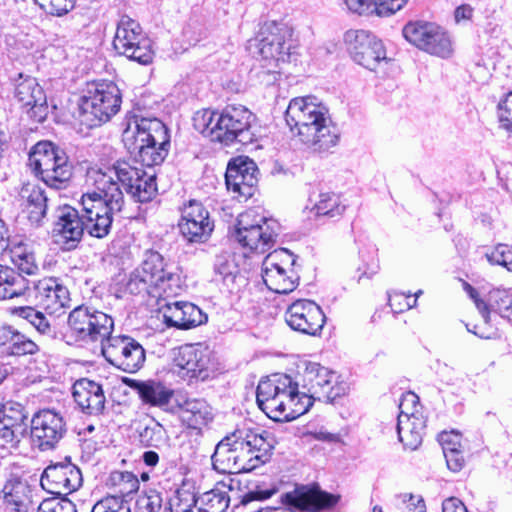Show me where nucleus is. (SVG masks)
<instances>
[{
	"mask_svg": "<svg viewBox=\"0 0 512 512\" xmlns=\"http://www.w3.org/2000/svg\"><path fill=\"white\" fill-rule=\"evenodd\" d=\"M214 280L221 282L230 293H236L246 284V277L239 268L236 255L224 252L216 255L213 263Z\"/></svg>",
	"mask_w": 512,
	"mask_h": 512,
	"instance_id": "nucleus-31",
	"label": "nucleus"
},
{
	"mask_svg": "<svg viewBox=\"0 0 512 512\" xmlns=\"http://www.w3.org/2000/svg\"><path fill=\"white\" fill-rule=\"evenodd\" d=\"M104 358L113 366L135 373L144 364L146 355L143 346L130 336L109 337L101 348Z\"/></svg>",
	"mask_w": 512,
	"mask_h": 512,
	"instance_id": "nucleus-14",
	"label": "nucleus"
},
{
	"mask_svg": "<svg viewBox=\"0 0 512 512\" xmlns=\"http://www.w3.org/2000/svg\"><path fill=\"white\" fill-rule=\"evenodd\" d=\"M448 453L444 454V457L446 459L447 467L453 471L458 472L460 471L465 463L464 456L462 451L458 449H451L447 448Z\"/></svg>",
	"mask_w": 512,
	"mask_h": 512,
	"instance_id": "nucleus-62",
	"label": "nucleus"
},
{
	"mask_svg": "<svg viewBox=\"0 0 512 512\" xmlns=\"http://www.w3.org/2000/svg\"><path fill=\"white\" fill-rule=\"evenodd\" d=\"M178 226L181 235L189 243L206 242L214 229L208 210L196 200H190L184 206Z\"/></svg>",
	"mask_w": 512,
	"mask_h": 512,
	"instance_id": "nucleus-20",
	"label": "nucleus"
},
{
	"mask_svg": "<svg viewBox=\"0 0 512 512\" xmlns=\"http://www.w3.org/2000/svg\"><path fill=\"white\" fill-rule=\"evenodd\" d=\"M401 501L406 504V509L417 510L418 512H426V505L421 495L402 494L399 496Z\"/></svg>",
	"mask_w": 512,
	"mask_h": 512,
	"instance_id": "nucleus-63",
	"label": "nucleus"
},
{
	"mask_svg": "<svg viewBox=\"0 0 512 512\" xmlns=\"http://www.w3.org/2000/svg\"><path fill=\"white\" fill-rule=\"evenodd\" d=\"M107 485L115 494L125 498L139 490V479L132 472L115 470L110 473Z\"/></svg>",
	"mask_w": 512,
	"mask_h": 512,
	"instance_id": "nucleus-41",
	"label": "nucleus"
},
{
	"mask_svg": "<svg viewBox=\"0 0 512 512\" xmlns=\"http://www.w3.org/2000/svg\"><path fill=\"white\" fill-rule=\"evenodd\" d=\"M317 398L312 397L309 392H299L298 383H291V388L287 389V413L286 421L294 420L297 417L307 413Z\"/></svg>",
	"mask_w": 512,
	"mask_h": 512,
	"instance_id": "nucleus-38",
	"label": "nucleus"
},
{
	"mask_svg": "<svg viewBox=\"0 0 512 512\" xmlns=\"http://www.w3.org/2000/svg\"><path fill=\"white\" fill-rule=\"evenodd\" d=\"M14 96L22 108L26 110L30 119L37 123L46 120L49 114L47 97L35 78L30 76L23 78L20 74L15 85Z\"/></svg>",
	"mask_w": 512,
	"mask_h": 512,
	"instance_id": "nucleus-21",
	"label": "nucleus"
},
{
	"mask_svg": "<svg viewBox=\"0 0 512 512\" xmlns=\"http://www.w3.org/2000/svg\"><path fill=\"white\" fill-rule=\"evenodd\" d=\"M463 288L467 292V294L470 296V298L474 301L476 308L478 309L479 313L481 314L484 322L486 324L489 323V309L486 305V301L482 300L479 297V294L477 290L470 285L468 282H463Z\"/></svg>",
	"mask_w": 512,
	"mask_h": 512,
	"instance_id": "nucleus-61",
	"label": "nucleus"
},
{
	"mask_svg": "<svg viewBox=\"0 0 512 512\" xmlns=\"http://www.w3.org/2000/svg\"><path fill=\"white\" fill-rule=\"evenodd\" d=\"M125 502V499L117 494L109 495L95 503L91 512H119L124 509L126 512H131L130 507L124 506Z\"/></svg>",
	"mask_w": 512,
	"mask_h": 512,
	"instance_id": "nucleus-51",
	"label": "nucleus"
},
{
	"mask_svg": "<svg viewBox=\"0 0 512 512\" xmlns=\"http://www.w3.org/2000/svg\"><path fill=\"white\" fill-rule=\"evenodd\" d=\"M73 399L79 410L88 416H99L105 409L103 386L88 378L77 380L72 387Z\"/></svg>",
	"mask_w": 512,
	"mask_h": 512,
	"instance_id": "nucleus-30",
	"label": "nucleus"
},
{
	"mask_svg": "<svg viewBox=\"0 0 512 512\" xmlns=\"http://www.w3.org/2000/svg\"><path fill=\"white\" fill-rule=\"evenodd\" d=\"M219 112L210 109L197 111L193 117V126L199 133L208 136L212 141L215 139V123L217 122Z\"/></svg>",
	"mask_w": 512,
	"mask_h": 512,
	"instance_id": "nucleus-48",
	"label": "nucleus"
},
{
	"mask_svg": "<svg viewBox=\"0 0 512 512\" xmlns=\"http://www.w3.org/2000/svg\"><path fill=\"white\" fill-rule=\"evenodd\" d=\"M121 102L120 89L114 82L88 83L79 103L82 122L93 127L109 121L119 111Z\"/></svg>",
	"mask_w": 512,
	"mask_h": 512,
	"instance_id": "nucleus-7",
	"label": "nucleus"
},
{
	"mask_svg": "<svg viewBox=\"0 0 512 512\" xmlns=\"http://www.w3.org/2000/svg\"><path fill=\"white\" fill-rule=\"evenodd\" d=\"M19 197L30 224L35 227L42 226L48 209V197L45 190L37 184L24 183L19 191Z\"/></svg>",
	"mask_w": 512,
	"mask_h": 512,
	"instance_id": "nucleus-32",
	"label": "nucleus"
},
{
	"mask_svg": "<svg viewBox=\"0 0 512 512\" xmlns=\"http://www.w3.org/2000/svg\"><path fill=\"white\" fill-rule=\"evenodd\" d=\"M0 406L2 415L12 419L14 421V425L21 424L25 426V421L28 419V415L22 404L14 401H8L5 404L0 403Z\"/></svg>",
	"mask_w": 512,
	"mask_h": 512,
	"instance_id": "nucleus-55",
	"label": "nucleus"
},
{
	"mask_svg": "<svg viewBox=\"0 0 512 512\" xmlns=\"http://www.w3.org/2000/svg\"><path fill=\"white\" fill-rule=\"evenodd\" d=\"M292 378L287 374H274L259 382L256 390V402L263 403L269 398H274L286 393L291 388Z\"/></svg>",
	"mask_w": 512,
	"mask_h": 512,
	"instance_id": "nucleus-37",
	"label": "nucleus"
},
{
	"mask_svg": "<svg viewBox=\"0 0 512 512\" xmlns=\"http://www.w3.org/2000/svg\"><path fill=\"white\" fill-rule=\"evenodd\" d=\"M11 260L18 268V272L22 275H34L38 272L39 267L35 260V255L29 250L28 245L23 242L14 244L10 249Z\"/></svg>",
	"mask_w": 512,
	"mask_h": 512,
	"instance_id": "nucleus-43",
	"label": "nucleus"
},
{
	"mask_svg": "<svg viewBox=\"0 0 512 512\" xmlns=\"http://www.w3.org/2000/svg\"><path fill=\"white\" fill-rule=\"evenodd\" d=\"M258 407L274 421H286L287 413V392L280 394L274 398H269L258 403Z\"/></svg>",
	"mask_w": 512,
	"mask_h": 512,
	"instance_id": "nucleus-47",
	"label": "nucleus"
},
{
	"mask_svg": "<svg viewBox=\"0 0 512 512\" xmlns=\"http://www.w3.org/2000/svg\"><path fill=\"white\" fill-rule=\"evenodd\" d=\"M30 281L14 268L0 264V300L30 294Z\"/></svg>",
	"mask_w": 512,
	"mask_h": 512,
	"instance_id": "nucleus-36",
	"label": "nucleus"
},
{
	"mask_svg": "<svg viewBox=\"0 0 512 512\" xmlns=\"http://www.w3.org/2000/svg\"><path fill=\"white\" fill-rule=\"evenodd\" d=\"M40 484L50 494L67 495L81 486L82 475L71 462L56 463L44 470Z\"/></svg>",
	"mask_w": 512,
	"mask_h": 512,
	"instance_id": "nucleus-22",
	"label": "nucleus"
},
{
	"mask_svg": "<svg viewBox=\"0 0 512 512\" xmlns=\"http://www.w3.org/2000/svg\"><path fill=\"white\" fill-rule=\"evenodd\" d=\"M54 232L57 242L62 244L63 249L76 248L84 233L83 215L69 205L59 207Z\"/></svg>",
	"mask_w": 512,
	"mask_h": 512,
	"instance_id": "nucleus-25",
	"label": "nucleus"
},
{
	"mask_svg": "<svg viewBox=\"0 0 512 512\" xmlns=\"http://www.w3.org/2000/svg\"><path fill=\"white\" fill-rule=\"evenodd\" d=\"M287 31L277 25L267 26L261 31L258 51L266 65L278 66L290 60L291 45L286 41Z\"/></svg>",
	"mask_w": 512,
	"mask_h": 512,
	"instance_id": "nucleus-26",
	"label": "nucleus"
},
{
	"mask_svg": "<svg viewBox=\"0 0 512 512\" xmlns=\"http://www.w3.org/2000/svg\"><path fill=\"white\" fill-rule=\"evenodd\" d=\"M345 42L352 59L369 70H375L381 61L387 59L382 41L370 31H347Z\"/></svg>",
	"mask_w": 512,
	"mask_h": 512,
	"instance_id": "nucleus-17",
	"label": "nucleus"
},
{
	"mask_svg": "<svg viewBox=\"0 0 512 512\" xmlns=\"http://www.w3.org/2000/svg\"><path fill=\"white\" fill-rule=\"evenodd\" d=\"M235 431L245 455L248 456L255 452L271 454L273 444L267 439L268 433L266 431H263V433H257L250 429H236Z\"/></svg>",
	"mask_w": 512,
	"mask_h": 512,
	"instance_id": "nucleus-39",
	"label": "nucleus"
},
{
	"mask_svg": "<svg viewBox=\"0 0 512 512\" xmlns=\"http://www.w3.org/2000/svg\"><path fill=\"white\" fill-rule=\"evenodd\" d=\"M257 166L248 157L232 159L227 166L225 182L228 190L238 193L239 196L250 198L254 194L258 179L256 177Z\"/></svg>",
	"mask_w": 512,
	"mask_h": 512,
	"instance_id": "nucleus-24",
	"label": "nucleus"
},
{
	"mask_svg": "<svg viewBox=\"0 0 512 512\" xmlns=\"http://www.w3.org/2000/svg\"><path fill=\"white\" fill-rule=\"evenodd\" d=\"M66 342L69 345H88L103 343L109 339L114 329L113 318L94 307L80 305L75 307L68 316Z\"/></svg>",
	"mask_w": 512,
	"mask_h": 512,
	"instance_id": "nucleus-6",
	"label": "nucleus"
},
{
	"mask_svg": "<svg viewBox=\"0 0 512 512\" xmlns=\"http://www.w3.org/2000/svg\"><path fill=\"white\" fill-rule=\"evenodd\" d=\"M126 290L133 295L146 293L155 298L173 297L182 290L181 276L158 251L147 250L141 265L129 275Z\"/></svg>",
	"mask_w": 512,
	"mask_h": 512,
	"instance_id": "nucleus-3",
	"label": "nucleus"
},
{
	"mask_svg": "<svg viewBox=\"0 0 512 512\" xmlns=\"http://www.w3.org/2000/svg\"><path fill=\"white\" fill-rule=\"evenodd\" d=\"M498 118L500 125L512 119V91L498 104Z\"/></svg>",
	"mask_w": 512,
	"mask_h": 512,
	"instance_id": "nucleus-64",
	"label": "nucleus"
},
{
	"mask_svg": "<svg viewBox=\"0 0 512 512\" xmlns=\"http://www.w3.org/2000/svg\"><path fill=\"white\" fill-rule=\"evenodd\" d=\"M407 3V0H377L375 6V14L380 17L390 16Z\"/></svg>",
	"mask_w": 512,
	"mask_h": 512,
	"instance_id": "nucleus-59",
	"label": "nucleus"
},
{
	"mask_svg": "<svg viewBox=\"0 0 512 512\" xmlns=\"http://www.w3.org/2000/svg\"><path fill=\"white\" fill-rule=\"evenodd\" d=\"M87 182L94 190L81 197L84 231L102 239L111 231L113 217L122 211L125 196L109 176L100 171H87Z\"/></svg>",
	"mask_w": 512,
	"mask_h": 512,
	"instance_id": "nucleus-2",
	"label": "nucleus"
},
{
	"mask_svg": "<svg viewBox=\"0 0 512 512\" xmlns=\"http://www.w3.org/2000/svg\"><path fill=\"white\" fill-rule=\"evenodd\" d=\"M362 264L358 267V281L363 277L371 278L379 270L377 249L374 245H368L359 252Z\"/></svg>",
	"mask_w": 512,
	"mask_h": 512,
	"instance_id": "nucleus-49",
	"label": "nucleus"
},
{
	"mask_svg": "<svg viewBox=\"0 0 512 512\" xmlns=\"http://www.w3.org/2000/svg\"><path fill=\"white\" fill-rule=\"evenodd\" d=\"M183 379L205 381L218 370L215 353L203 343L185 344L178 348L174 358Z\"/></svg>",
	"mask_w": 512,
	"mask_h": 512,
	"instance_id": "nucleus-12",
	"label": "nucleus"
},
{
	"mask_svg": "<svg viewBox=\"0 0 512 512\" xmlns=\"http://www.w3.org/2000/svg\"><path fill=\"white\" fill-rule=\"evenodd\" d=\"M345 209L346 205L342 203L339 195L333 192H323L319 194L312 211L317 217L326 216L334 218L341 216Z\"/></svg>",
	"mask_w": 512,
	"mask_h": 512,
	"instance_id": "nucleus-44",
	"label": "nucleus"
},
{
	"mask_svg": "<svg viewBox=\"0 0 512 512\" xmlns=\"http://www.w3.org/2000/svg\"><path fill=\"white\" fill-rule=\"evenodd\" d=\"M182 409L189 425L194 428L206 425L213 419L212 408L204 399H187Z\"/></svg>",
	"mask_w": 512,
	"mask_h": 512,
	"instance_id": "nucleus-40",
	"label": "nucleus"
},
{
	"mask_svg": "<svg viewBox=\"0 0 512 512\" xmlns=\"http://www.w3.org/2000/svg\"><path fill=\"white\" fill-rule=\"evenodd\" d=\"M202 502L206 503L210 509L217 512H226L229 508V497L225 492L211 490L202 496Z\"/></svg>",
	"mask_w": 512,
	"mask_h": 512,
	"instance_id": "nucleus-56",
	"label": "nucleus"
},
{
	"mask_svg": "<svg viewBox=\"0 0 512 512\" xmlns=\"http://www.w3.org/2000/svg\"><path fill=\"white\" fill-rule=\"evenodd\" d=\"M88 171H100L102 174L109 176L121 191V186L127 191L133 188V184L137 182L140 176H146L145 170L127 160L115 161L106 171L95 168H91Z\"/></svg>",
	"mask_w": 512,
	"mask_h": 512,
	"instance_id": "nucleus-35",
	"label": "nucleus"
},
{
	"mask_svg": "<svg viewBox=\"0 0 512 512\" xmlns=\"http://www.w3.org/2000/svg\"><path fill=\"white\" fill-rule=\"evenodd\" d=\"M131 387L137 391L143 403L154 407L168 405L174 395L172 389L157 380L133 381Z\"/></svg>",
	"mask_w": 512,
	"mask_h": 512,
	"instance_id": "nucleus-34",
	"label": "nucleus"
},
{
	"mask_svg": "<svg viewBox=\"0 0 512 512\" xmlns=\"http://www.w3.org/2000/svg\"><path fill=\"white\" fill-rule=\"evenodd\" d=\"M405 39L418 49L440 58L453 53V44L448 32L433 22L414 21L403 28Z\"/></svg>",
	"mask_w": 512,
	"mask_h": 512,
	"instance_id": "nucleus-13",
	"label": "nucleus"
},
{
	"mask_svg": "<svg viewBox=\"0 0 512 512\" xmlns=\"http://www.w3.org/2000/svg\"><path fill=\"white\" fill-rule=\"evenodd\" d=\"M123 142L130 154L143 166L160 165L168 155L170 134L166 125L157 118L135 120V131L128 129Z\"/></svg>",
	"mask_w": 512,
	"mask_h": 512,
	"instance_id": "nucleus-4",
	"label": "nucleus"
},
{
	"mask_svg": "<svg viewBox=\"0 0 512 512\" xmlns=\"http://www.w3.org/2000/svg\"><path fill=\"white\" fill-rule=\"evenodd\" d=\"M278 230L277 221L249 209L237 217L233 236L243 248L263 254L275 245Z\"/></svg>",
	"mask_w": 512,
	"mask_h": 512,
	"instance_id": "nucleus-8",
	"label": "nucleus"
},
{
	"mask_svg": "<svg viewBox=\"0 0 512 512\" xmlns=\"http://www.w3.org/2000/svg\"><path fill=\"white\" fill-rule=\"evenodd\" d=\"M113 47L119 55L141 65L152 63L154 58L151 40L144 34L140 24L127 15H123L117 24Z\"/></svg>",
	"mask_w": 512,
	"mask_h": 512,
	"instance_id": "nucleus-10",
	"label": "nucleus"
},
{
	"mask_svg": "<svg viewBox=\"0 0 512 512\" xmlns=\"http://www.w3.org/2000/svg\"><path fill=\"white\" fill-rule=\"evenodd\" d=\"M36 300L49 314H60L69 306L70 293L58 278L48 277L33 282Z\"/></svg>",
	"mask_w": 512,
	"mask_h": 512,
	"instance_id": "nucleus-28",
	"label": "nucleus"
},
{
	"mask_svg": "<svg viewBox=\"0 0 512 512\" xmlns=\"http://www.w3.org/2000/svg\"><path fill=\"white\" fill-rule=\"evenodd\" d=\"M340 499L339 494L322 490L318 483L296 484L292 491L280 496L283 505L300 512H319L324 509H332Z\"/></svg>",
	"mask_w": 512,
	"mask_h": 512,
	"instance_id": "nucleus-15",
	"label": "nucleus"
},
{
	"mask_svg": "<svg viewBox=\"0 0 512 512\" xmlns=\"http://www.w3.org/2000/svg\"><path fill=\"white\" fill-rule=\"evenodd\" d=\"M236 431L224 437L215 447L211 456L214 470L221 474H238L242 460L246 458Z\"/></svg>",
	"mask_w": 512,
	"mask_h": 512,
	"instance_id": "nucleus-29",
	"label": "nucleus"
},
{
	"mask_svg": "<svg viewBox=\"0 0 512 512\" xmlns=\"http://www.w3.org/2000/svg\"><path fill=\"white\" fill-rule=\"evenodd\" d=\"M136 506L140 511L158 512L162 506L161 494L156 490H149L138 497Z\"/></svg>",
	"mask_w": 512,
	"mask_h": 512,
	"instance_id": "nucleus-54",
	"label": "nucleus"
},
{
	"mask_svg": "<svg viewBox=\"0 0 512 512\" xmlns=\"http://www.w3.org/2000/svg\"><path fill=\"white\" fill-rule=\"evenodd\" d=\"M486 305L491 311L512 322V293L506 289H494L489 292Z\"/></svg>",
	"mask_w": 512,
	"mask_h": 512,
	"instance_id": "nucleus-45",
	"label": "nucleus"
},
{
	"mask_svg": "<svg viewBox=\"0 0 512 512\" xmlns=\"http://www.w3.org/2000/svg\"><path fill=\"white\" fill-rule=\"evenodd\" d=\"M66 431L62 415L54 410H40L31 419V440L41 451L54 449Z\"/></svg>",
	"mask_w": 512,
	"mask_h": 512,
	"instance_id": "nucleus-18",
	"label": "nucleus"
},
{
	"mask_svg": "<svg viewBox=\"0 0 512 512\" xmlns=\"http://www.w3.org/2000/svg\"><path fill=\"white\" fill-rule=\"evenodd\" d=\"M160 310L167 327L188 330L207 321V315L198 306L190 302H167Z\"/></svg>",
	"mask_w": 512,
	"mask_h": 512,
	"instance_id": "nucleus-27",
	"label": "nucleus"
},
{
	"mask_svg": "<svg viewBox=\"0 0 512 512\" xmlns=\"http://www.w3.org/2000/svg\"><path fill=\"white\" fill-rule=\"evenodd\" d=\"M24 485L18 479L8 480L1 490L5 509L10 512H27L24 499Z\"/></svg>",
	"mask_w": 512,
	"mask_h": 512,
	"instance_id": "nucleus-42",
	"label": "nucleus"
},
{
	"mask_svg": "<svg viewBox=\"0 0 512 512\" xmlns=\"http://www.w3.org/2000/svg\"><path fill=\"white\" fill-rule=\"evenodd\" d=\"M486 258L490 264L502 266L512 272V246L498 244L491 252L486 253Z\"/></svg>",
	"mask_w": 512,
	"mask_h": 512,
	"instance_id": "nucleus-50",
	"label": "nucleus"
},
{
	"mask_svg": "<svg viewBox=\"0 0 512 512\" xmlns=\"http://www.w3.org/2000/svg\"><path fill=\"white\" fill-rule=\"evenodd\" d=\"M38 346L31 339L20 333L12 326H0V355L24 356L32 355L38 351Z\"/></svg>",
	"mask_w": 512,
	"mask_h": 512,
	"instance_id": "nucleus-33",
	"label": "nucleus"
},
{
	"mask_svg": "<svg viewBox=\"0 0 512 512\" xmlns=\"http://www.w3.org/2000/svg\"><path fill=\"white\" fill-rule=\"evenodd\" d=\"M163 434L162 425L155 423L139 431V441L146 447H158L163 441Z\"/></svg>",
	"mask_w": 512,
	"mask_h": 512,
	"instance_id": "nucleus-52",
	"label": "nucleus"
},
{
	"mask_svg": "<svg viewBox=\"0 0 512 512\" xmlns=\"http://www.w3.org/2000/svg\"><path fill=\"white\" fill-rule=\"evenodd\" d=\"M135 201L146 203L151 201L157 194L156 175L148 174L140 176L133 188L126 191Z\"/></svg>",
	"mask_w": 512,
	"mask_h": 512,
	"instance_id": "nucleus-46",
	"label": "nucleus"
},
{
	"mask_svg": "<svg viewBox=\"0 0 512 512\" xmlns=\"http://www.w3.org/2000/svg\"><path fill=\"white\" fill-rule=\"evenodd\" d=\"M271 454L261 452V453H253L249 454L242 460L241 466H240V473H247L251 472L254 469L258 468L259 466L267 463L270 460Z\"/></svg>",
	"mask_w": 512,
	"mask_h": 512,
	"instance_id": "nucleus-57",
	"label": "nucleus"
},
{
	"mask_svg": "<svg viewBox=\"0 0 512 512\" xmlns=\"http://www.w3.org/2000/svg\"><path fill=\"white\" fill-rule=\"evenodd\" d=\"M377 0H343L347 9L359 15L375 13Z\"/></svg>",
	"mask_w": 512,
	"mask_h": 512,
	"instance_id": "nucleus-60",
	"label": "nucleus"
},
{
	"mask_svg": "<svg viewBox=\"0 0 512 512\" xmlns=\"http://www.w3.org/2000/svg\"><path fill=\"white\" fill-rule=\"evenodd\" d=\"M254 114L242 105H228L219 112L215 123V139L225 146L235 142L250 144L255 141L256 135L252 132Z\"/></svg>",
	"mask_w": 512,
	"mask_h": 512,
	"instance_id": "nucleus-9",
	"label": "nucleus"
},
{
	"mask_svg": "<svg viewBox=\"0 0 512 512\" xmlns=\"http://www.w3.org/2000/svg\"><path fill=\"white\" fill-rule=\"evenodd\" d=\"M417 400L418 397L412 392L404 395L399 405L401 411L397 418L398 439L405 449L412 451L416 450L422 443L426 421L422 415L405 412L403 407L408 402L415 404Z\"/></svg>",
	"mask_w": 512,
	"mask_h": 512,
	"instance_id": "nucleus-23",
	"label": "nucleus"
},
{
	"mask_svg": "<svg viewBox=\"0 0 512 512\" xmlns=\"http://www.w3.org/2000/svg\"><path fill=\"white\" fill-rule=\"evenodd\" d=\"M41 9L54 16H63L73 9L75 0H34Z\"/></svg>",
	"mask_w": 512,
	"mask_h": 512,
	"instance_id": "nucleus-53",
	"label": "nucleus"
},
{
	"mask_svg": "<svg viewBox=\"0 0 512 512\" xmlns=\"http://www.w3.org/2000/svg\"><path fill=\"white\" fill-rule=\"evenodd\" d=\"M297 256L286 248L268 254L262 263V278L267 288L278 294L296 289L300 276L294 269Z\"/></svg>",
	"mask_w": 512,
	"mask_h": 512,
	"instance_id": "nucleus-11",
	"label": "nucleus"
},
{
	"mask_svg": "<svg viewBox=\"0 0 512 512\" xmlns=\"http://www.w3.org/2000/svg\"><path fill=\"white\" fill-rule=\"evenodd\" d=\"M285 321L292 330L315 336L322 330L326 317L314 301L299 299L288 306Z\"/></svg>",
	"mask_w": 512,
	"mask_h": 512,
	"instance_id": "nucleus-19",
	"label": "nucleus"
},
{
	"mask_svg": "<svg viewBox=\"0 0 512 512\" xmlns=\"http://www.w3.org/2000/svg\"><path fill=\"white\" fill-rule=\"evenodd\" d=\"M284 117L293 136L315 153L329 152L340 140L328 108L315 96L291 99Z\"/></svg>",
	"mask_w": 512,
	"mask_h": 512,
	"instance_id": "nucleus-1",
	"label": "nucleus"
},
{
	"mask_svg": "<svg viewBox=\"0 0 512 512\" xmlns=\"http://www.w3.org/2000/svg\"><path fill=\"white\" fill-rule=\"evenodd\" d=\"M28 165L47 187L66 189L73 176V164L64 149L50 141H40L29 154Z\"/></svg>",
	"mask_w": 512,
	"mask_h": 512,
	"instance_id": "nucleus-5",
	"label": "nucleus"
},
{
	"mask_svg": "<svg viewBox=\"0 0 512 512\" xmlns=\"http://www.w3.org/2000/svg\"><path fill=\"white\" fill-rule=\"evenodd\" d=\"M411 293H394L389 297V305L395 313L411 309L416 305V299L411 300Z\"/></svg>",
	"mask_w": 512,
	"mask_h": 512,
	"instance_id": "nucleus-58",
	"label": "nucleus"
},
{
	"mask_svg": "<svg viewBox=\"0 0 512 512\" xmlns=\"http://www.w3.org/2000/svg\"><path fill=\"white\" fill-rule=\"evenodd\" d=\"M334 371L316 362H309L303 373V387L318 401L333 403L347 393L345 382H338Z\"/></svg>",
	"mask_w": 512,
	"mask_h": 512,
	"instance_id": "nucleus-16",
	"label": "nucleus"
}]
</instances>
